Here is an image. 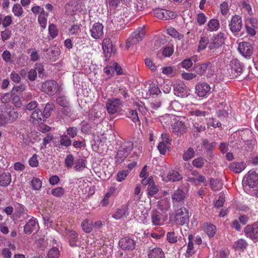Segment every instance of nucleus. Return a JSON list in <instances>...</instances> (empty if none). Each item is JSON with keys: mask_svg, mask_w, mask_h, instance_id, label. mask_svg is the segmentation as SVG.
I'll return each instance as SVG.
<instances>
[{"mask_svg": "<svg viewBox=\"0 0 258 258\" xmlns=\"http://www.w3.org/2000/svg\"><path fill=\"white\" fill-rule=\"evenodd\" d=\"M55 109V105L52 103H47L43 111L40 109H36L31 114L30 121L34 124H38L44 122L51 115V111Z\"/></svg>", "mask_w": 258, "mask_h": 258, "instance_id": "obj_1", "label": "nucleus"}, {"mask_svg": "<svg viewBox=\"0 0 258 258\" xmlns=\"http://www.w3.org/2000/svg\"><path fill=\"white\" fill-rule=\"evenodd\" d=\"M229 67L230 68L227 69V76L230 79L238 78L242 74L243 66L238 59L231 60Z\"/></svg>", "mask_w": 258, "mask_h": 258, "instance_id": "obj_2", "label": "nucleus"}, {"mask_svg": "<svg viewBox=\"0 0 258 258\" xmlns=\"http://www.w3.org/2000/svg\"><path fill=\"white\" fill-rule=\"evenodd\" d=\"M122 106V102L118 98L109 99L106 102L107 111L111 115L121 112Z\"/></svg>", "mask_w": 258, "mask_h": 258, "instance_id": "obj_3", "label": "nucleus"}, {"mask_svg": "<svg viewBox=\"0 0 258 258\" xmlns=\"http://www.w3.org/2000/svg\"><path fill=\"white\" fill-rule=\"evenodd\" d=\"M133 143L128 142L120 148L115 157V161L117 164L122 163L133 149Z\"/></svg>", "mask_w": 258, "mask_h": 258, "instance_id": "obj_4", "label": "nucleus"}, {"mask_svg": "<svg viewBox=\"0 0 258 258\" xmlns=\"http://www.w3.org/2000/svg\"><path fill=\"white\" fill-rule=\"evenodd\" d=\"M144 36L145 31L143 28H138L127 39L126 43V48L128 49L130 46L136 45L142 40Z\"/></svg>", "mask_w": 258, "mask_h": 258, "instance_id": "obj_5", "label": "nucleus"}, {"mask_svg": "<svg viewBox=\"0 0 258 258\" xmlns=\"http://www.w3.org/2000/svg\"><path fill=\"white\" fill-rule=\"evenodd\" d=\"M224 34L219 32L216 35L214 36L209 40V45L208 46L211 52L215 53V50L220 47L224 43ZM214 55V54H213Z\"/></svg>", "mask_w": 258, "mask_h": 258, "instance_id": "obj_6", "label": "nucleus"}, {"mask_svg": "<svg viewBox=\"0 0 258 258\" xmlns=\"http://www.w3.org/2000/svg\"><path fill=\"white\" fill-rule=\"evenodd\" d=\"M174 219L178 225H183L189 221L188 211L185 208L177 210L175 214Z\"/></svg>", "mask_w": 258, "mask_h": 258, "instance_id": "obj_7", "label": "nucleus"}, {"mask_svg": "<svg viewBox=\"0 0 258 258\" xmlns=\"http://www.w3.org/2000/svg\"><path fill=\"white\" fill-rule=\"evenodd\" d=\"M243 184L245 188L247 186L251 188L256 187L258 185V174L253 171H249L243 180Z\"/></svg>", "mask_w": 258, "mask_h": 258, "instance_id": "obj_8", "label": "nucleus"}, {"mask_svg": "<svg viewBox=\"0 0 258 258\" xmlns=\"http://www.w3.org/2000/svg\"><path fill=\"white\" fill-rule=\"evenodd\" d=\"M241 17L238 15H235L231 19L229 23V27L233 34L236 36L238 32L240 31L242 27Z\"/></svg>", "mask_w": 258, "mask_h": 258, "instance_id": "obj_9", "label": "nucleus"}, {"mask_svg": "<svg viewBox=\"0 0 258 258\" xmlns=\"http://www.w3.org/2000/svg\"><path fill=\"white\" fill-rule=\"evenodd\" d=\"M103 53L105 57V61H108L112 53L115 51V48L113 45L111 39L109 38H104L102 42Z\"/></svg>", "mask_w": 258, "mask_h": 258, "instance_id": "obj_10", "label": "nucleus"}, {"mask_svg": "<svg viewBox=\"0 0 258 258\" xmlns=\"http://www.w3.org/2000/svg\"><path fill=\"white\" fill-rule=\"evenodd\" d=\"M153 14L158 18L165 20L174 19L176 16V14L172 11L159 8L154 10Z\"/></svg>", "mask_w": 258, "mask_h": 258, "instance_id": "obj_11", "label": "nucleus"}, {"mask_svg": "<svg viewBox=\"0 0 258 258\" xmlns=\"http://www.w3.org/2000/svg\"><path fill=\"white\" fill-rule=\"evenodd\" d=\"M244 232L250 239L258 240V221L247 225L244 228Z\"/></svg>", "mask_w": 258, "mask_h": 258, "instance_id": "obj_12", "label": "nucleus"}, {"mask_svg": "<svg viewBox=\"0 0 258 258\" xmlns=\"http://www.w3.org/2000/svg\"><path fill=\"white\" fill-rule=\"evenodd\" d=\"M171 130L173 134L177 136H181L187 131V127L182 120H177L171 124Z\"/></svg>", "mask_w": 258, "mask_h": 258, "instance_id": "obj_13", "label": "nucleus"}, {"mask_svg": "<svg viewBox=\"0 0 258 258\" xmlns=\"http://www.w3.org/2000/svg\"><path fill=\"white\" fill-rule=\"evenodd\" d=\"M41 88L47 94H54L57 91V83L53 80H48L42 84Z\"/></svg>", "mask_w": 258, "mask_h": 258, "instance_id": "obj_14", "label": "nucleus"}, {"mask_svg": "<svg viewBox=\"0 0 258 258\" xmlns=\"http://www.w3.org/2000/svg\"><path fill=\"white\" fill-rule=\"evenodd\" d=\"M238 50L243 56L246 57L252 55L253 48L249 42L244 41L239 44Z\"/></svg>", "mask_w": 258, "mask_h": 258, "instance_id": "obj_15", "label": "nucleus"}, {"mask_svg": "<svg viewBox=\"0 0 258 258\" xmlns=\"http://www.w3.org/2000/svg\"><path fill=\"white\" fill-rule=\"evenodd\" d=\"M119 245L122 249L133 250L135 248L136 243L135 241L128 237L121 238L119 241Z\"/></svg>", "mask_w": 258, "mask_h": 258, "instance_id": "obj_16", "label": "nucleus"}, {"mask_svg": "<svg viewBox=\"0 0 258 258\" xmlns=\"http://www.w3.org/2000/svg\"><path fill=\"white\" fill-rule=\"evenodd\" d=\"M103 28L101 23H94L90 30L92 37L95 39L102 38L103 35Z\"/></svg>", "mask_w": 258, "mask_h": 258, "instance_id": "obj_17", "label": "nucleus"}, {"mask_svg": "<svg viewBox=\"0 0 258 258\" xmlns=\"http://www.w3.org/2000/svg\"><path fill=\"white\" fill-rule=\"evenodd\" d=\"M174 94L178 97H185L187 96L186 86L183 83H176L174 85Z\"/></svg>", "mask_w": 258, "mask_h": 258, "instance_id": "obj_18", "label": "nucleus"}, {"mask_svg": "<svg viewBox=\"0 0 258 258\" xmlns=\"http://www.w3.org/2000/svg\"><path fill=\"white\" fill-rule=\"evenodd\" d=\"M210 90V86L205 83H199L196 87V93L200 97L205 96Z\"/></svg>", "mask_w": 258, "mask_h": 258, "instance_id": "obj_19", "label": "nucleus"}, {"mask_svg": "<svg viewBox=\"0 0 258 258\" xmlns=\"http://www.w3.org/2000/svg\"><path fill=\"white\" fill-rule=\"evenodd\" d=\"M192 175H198V177H188L187 181L194 184L195 185L198 184L199 183L204 182L206 181L205 177L202 175L200 174L197 170H193L191 171Z\"/></svg>", "mask_w": 258, "mask_h": 258, "instance_id": "obj_20", "label": "nucleus"}, {"mask_svg": "<svg viewBox=\"0 0 258 258\" xmlns=\"http://www.w3.org/2000/svg\"><path fill=\"white\" fill-rule=\"evenodd\" d=\"M212 67V63L210 62H207L194 67V70L198 74H204L207 70L211 69Z\"/></svg>", "mask_w": 258, "mask_h": 258, "instance_id": "obj_21", "label": "nucleus"}, {"mask_svg": "<svg viewBox=\"0 0 258 258\" xmlns=\"http://www.w3.org/2000/svg\"><path fill=\"white\" fill-rule=\"evenodd\" d=\"M185 198V194L181 189L175 190L172 195V199L173 203L182 202Z\"/></svg>", "mask_w": 258, "mask_h": 258, "instance_id": "obj_22", "label": "nucleus"}, {"mask_svg": "<svg viewBox=\"0 0 258 258\" xmlns=\"http://www.w3.org/2000/svg\"><path fill=\"white\" fill-rule=\"evenodd\" d=\"M151 220L154 225H160L163 223L162 214L157 211H152L151 213Z\"/></svg>", "mask_w": 258, "mask_h": 258, "instance_id": "obj_23", "label": "nucleus"}, {"mask_svg": "<svg viewBox=\"0 0 258 258\" xmlns=\"http://www.w3.org/2000/svg\"><path fill=\"white\" fill-rule=\"evenodd\" d=\"M36 224V219L31 218L24 226V232L26 234H30L35 228Z\"/></svg>", "mask_w": 258, "mask_h": 258, "instance_id": "obj_24", "label": "nucleus"}, {"mask_svg": "<svg viewBox=\"0 0 258 258\" xmlns=\"http://www.w3.org/2000/svg\"><path fill=\"white\" fill-rule=\"evenodd\" d=\"M229 168L235 173H240L245 168V164L243 162H232L229 164Z\"/></svg>", "mask_w": 258, "mask_h": 258, "instance_id": "obj_25", "label": "nucleus"}, {"mask_svg": "<svg viewBox=\"0 0 258 258\" xmlns=\"http://www.w3.org/2000/svg\"><path fill=\"white\" fill-rule=\"evenodd\" d=\"M148 256L149 258H165L164 253L159 247L151 249L148 254Z\"/></svg>", "mask_w": 258, "mask_h": 258, "instance_id": "obj_26", "label": "nucleus"}, {"mask_svg": "<svg viewBox=\"0 0 258 258\" xmlns=\"http://www.w3.org/2000/svg\"><path fill=\"white\" fill-rule=\"evenodd\" d=\"M69 244L71 247L78 246L77 242L78 241V235L75 231H70L68 233Z\"/></svg>", "mask_w": 258, "mask_h": 258, "instance_id": "obj_27", "label": "nucleus"}, {"mask_svg": "<svg viewBox=\"0 0 258 258\" xmlns=\"http://www.w3.org/2000/svg\"><path fill=\"white\" fill-rule=\"evenodd\" d=\"M170 205L169 200L167 198L163 199L157 203V207L163 212L167 211L170 208Z\"/></svg>", "mask_w": 258, "mask_h": 258, "instance_id": "obj_28", "label": "nucleus"}, {"mask_svg": "<svg viewBox=\"0 0 258 258\" xmlns=\"http://www.w3.org/2000/svg\"><path fill=\"white\" fill-rule=\"evenodd\" d=\"M11 175L9 172H5L0 175V185L7 186L11 182Z\"/></svg>", "mask_w": 258, "mask_h": 258, "instance_id": "obj_29", "label": "nucleus"}, {"mask_svg": "<svg viewBox=\"0 0 258 258\" xmlns=\"http://www.w3.org/2000/svg\"><path fill=\"white\" fill-rule=\"evenodd\" d=\"M166 181L175 182L179 181L182 178V176L177 171L172 170L167 174Z\"/></svg>", "mask_w": 258, "mask_h": 258, "instance_id": "obj_30", "label": "nucleus"}, {"mask_svg": "<svg viewBox=\"0 0 258 258\" xmlns=\"http://www.w3.org/2000/svg\"><path fill=\"white\" fill-rule=\"evenodd\" d=\"M188 238L189 241L187 244V249L186 252V257H189L195 253V251L194 249V243L192 241V239L193 238L192 235L189 234L188 236Z\"/></svg>", "mask_w": 258, "mask_h": 258, "instance_id": "obj_31", "label": "nucleus"}, {"mask_svg": "<svg viewBox=\"0 0 258 258\" xmlns=\"http://www.w3.org/2000/svg\"><path fill=\"white\" fill-rule=\"evenodd\" d=\"M86 161L82 158L77 159L75 162L74 169L76 171H82L86 167Z\"/></svg>", "mask_w": 258, "mask_h": 258, "instance_id": "obj_32", "label": "nucleus"}, {"mask_svg": "<svg viewBox=\"0 0 258 258\" xmlns=\"http://www.w3.org/2000/svg\"><path fill=\"white\" fill-rule=\"evenodd\" d=\"M127 208L125 207L117 209L116 212L112 215V217L116 220L120 219L127 215Z\"/></svg>", "mask_w": 258, "mask_h": 258, "instance_id": "obj_33", "label": "nucleus"}, {"mask_svg": "<svg viewBox=\"0 0 258 258\" xmlns=\"http://www.w3.org/2000/svg\"><path fill=\"white\" fill-rule=\"evenodd\" d=\"M210 184L212 189L215 191L220 190L223 186V183L221 180L214 178L210 180Z\"/></svg>", "mask_w": 258, "mask_h": 258, "instance_id": "obj_34", "label": "nucleus"}, {"mask_svg": "<svg viewBox=\"0 0 258 258\" xmlns=\"http://www.w3.org/2000/svg\"><path fill=\"white\" fill-rule=\"evenodd\" d=\"M205 231L209 237H213L216 233V228L215 225L211 223H207L204 227Z\"/></svg>", "mask_w": 258, "mask_h": 258, "instance_id": "obj_35", "label": "nucleus"}, {"mask_svg": "<svg viewBox=\"0 0 258 258\" xmlns=\"http://www.w3.org/2000/svg\"><path fill=\"white\" fill-rule=\"evenodd\" d=\"M81 227L86 233H90L93 230L92 222L87 219L82 222Z\"/></svg>", "mask_w": 258, "mask_h": 258, "instance_id": "obj_36", "label": "nucleus"}, {"mask_svg": "<svg viewBox=\"0 0 258 258\" xmlns=\"http://www.w3.org/2000/svg\"><path fill=\"white\" fill-rule=\"evenodd\" d=\"M205 130L206 126L205 125L194 124L192 128V132L194 137L197 138L199 137V134L205 131Z\"/></svg>", "mask_w": 258, "mask_h": 258, "instance_id": "obj_37", "label": "nucleus"}, {"mask_svg": "<svg viewBox=\"0 0 258 258\" xmlns=\"http://www.w3.org/2000/svg\"><path fill=\"white\" fill-rule=\"evenodd\" d=\"M219 22L217 19H211L208 23V29L211 31H217L219 28Z\"/></svg>", "mask_w": 258, "mask_h": 258, "instance_id": "obj_38", "label": "nucleus"}, {"mask_svg": "<svg viewBox=\"0 0 258 258\" xmlns=\"http://www.w3.org/2000/svg\"><path fill=\"white\" fill-rule=\"evenodd\" d=\"M167 31V33L174 38H177L179 40L183 39V35L179 34L174 28L170 27Z\"/></svg>", "mask_w": 258, "mask_h": 258, "instance_id": "obj_39", "label": "nucleus"}, {"mask_svg": "<svg viewBox=\"0 0 258 258\" xmlns=\"http://www.w3.org/2000/svg\"><path fill=\"white\" fill-rule=\"evenodd\" d=\"M236 249H243L247 246V243L243 239H240L234 242L233 245Z\"/></svg>", "mask_w": 258, "mask_h": 258, "instance_id": "obj_40", "label": "nucleus"}, {"mask_svg": "<svg viewBox=\"0 0 258 258\" xmlns=\"http://www.w3.org/2000/svg\"><path fill=\"white\" fill-rule=\"evenodd\" d=\"M56 103L60 106L68 108L70 107V102L67 100V98L64 96L58 97L56 99Z\"/></svg>", "mask_w": 258, "mask_h": 258, "instance_id": "obj_41", "label": "nucleus"}, {"mask_svg": "<svg viewBox=\"0 0 258 258\" xmlns=\"http://www.w3.org/2000/svg\"><path fill=\"white\" fill-rule=\"evenodd\" d=\"M195 155V151L193 148H189L183 154L182 158L184 161H187Z\"/></svg>", "mask_w": 258, "mask_h": 258, "instance_id": "obj_42", "label": "nucleus"}, {"mask_svg": "<svg viewBox=\"0 0 258 258\" xmlns=\"http://www.w3.org/2000/svg\"><path fill=\"white\" fill-rule=\"evenodd\" d=\"M207 45H209V39L205 37H201L199 42L198 51L200 52V51L205 49Z\"/></svg>", "mask_w": 258, "mask_h": 258, "instance_id": "obj_43", "label": "nucleus"}, {"mask_svg": "<svg viewBox=\"0 0 258 258\" xmlns=\"http://www.w3.org/2000/svg\"><path fill=\"white\" fill-rule=\"evenodd\" d=\"M60 144L62 146L68 147L71 145L72 141L68 136L63 135L60 137Z\"/></svg>", "mask_w": 258, "mask_h": 258, "instance_id": "obj_44", "label": "nucleus"}, {"mask_svg": "<svg viewBox=\"0 0 258 258\" xmlns=\"http://www.w3.org/2000/svg\"><path fill=\"white\" fill-rule=\"evenodd\" d=\"M7 115L9 117L10 122L15 121L18 117V113L14 108L11 109L9 112H7Z\"/></svg>", "mask_w": 258, "mask_h": 258, "instance_id": "obj_45", "label": "nucleus"}, {"mask_svg": "<svg viewBox=\"0 0 258 258\" xmlns=\"http://www.w3.org/2000/svg\"><path fill=\"white\" fill-rule=\"evenodd\" d=\"M148 194L150 196H153L158 192V188L155 184L154 181L147 187Z\"/></svg>", "mask_w": 258, "mask_h": 258, "instance_id": "obj_46", "label": "nucleus"}, {"mask_svg": "<svg viewBox=\"0 0 258 258\" xmlns=\"http://www.w3.org/2000/svg\"><path fill=\"white\" fill-rule=\"evenodd\" d=\"M51 193L53 196L59 198L63 195L64 190L61 187H58L52 189L51 191Z\"/></svg>", "mask_w": 258, "mask_h": 258, "instance_id": "obj_47", "label": "nucleus"}, {"mask_svg": "<svg viewBox=\"0 0 258 258\" xmlns=\"http://www.w3.org/2000/svg\"><path fill=\"white\" fill-rule=\"evenodd\" d=\"M205 160L202 157L195 159L192 161V165L196 168H201L205 164Z\"/></svg>", "mask_w": 258, "mask_h": 258, "instance_id": "obj_48", "label": "nucleus"}, {"mask_svg": "<svg viewBox=\"0 0 258 258\" xmlns=\"http://www.w3.org/2000/svg\"><path fill=\"white\" fill-rule=\"evenodd\" d=\"M48 258H59V251L56 247L50 249L47 254Z\"/></svg>", "mask_w": 258, "mask_h": 258, "instance_id": "obj_49", "label": "nucleus"}, {"mask_svg": "<svg viewBox=\"0 0 258 258\" xmlns=\"http://www.w3.org/2000/svg\"><path fill=\"white\" fill-rule=\"evenodd\" d=\"M128 115L133 122L136 123L137 122H138L139 124L140 123L138 114L136 110H130L129 111Z\"/></svg>", "mask_w": 258, "mask_h": 258, "instance_id": "obj_50", "label": "nucleus"}, {"mask_svg": "<svg viewBox=\"0 0 258 258\" xmlns=\"http://www.w3.org/2000/svg\"><path fill=\"white\" fill-rule=\"evenodd\" d=\"M64 163L66 167L71 168L75 164V159L72 154H69L67 156L65 160Z\"/></svg>", "mask_w": 258, "mask_h": 258, "instance_id": "obj_51", "label": "nucleus"}, {"mask_svg": "<svg viewBox=\"0 0 258 258\" xmlns=\"http://www.w3.org/2000/svg\"><path fill=\"white\" fill-rule=\"evenodd\" d=\"M31 182L34 189L39 190L41 188L42 182L39 178L34 177Z\"/></svg>", "mask_w": 258, "mask_h": 258, "instance_id": "obj_52", "label": "nucleus"}, {"mask_svg": "<svg viewBox=\"0 0 258 258\" xmlns=\"http://www.w3.org/2000/svg\"><path fill=\"white\" fill-rule=\"evenodd\" d=\"M13 12L17 17H20L23 13V9L20 5L15 4L13 8Z\"/></svg>", "mask_w": 258, "mask_h": 258, "instance_id": "obj_53", "label": "nucleus"}, {"mask_svg": "<svg viewBox=\"0 0 258 258\" xmlns=\"http://www.w3.org/2000/svg\"><path fill=\"white\" fill-rule=\"evenodd\" d=\"M225 202V197L223 192H220L218 200L215 203V207L217 208H220L223 206Z\"/></svg>", "mask_w": 258, "mask_h": 258, "instance_id": "obj_54", "label": "nucleus"}, {"mask_svg": "<svg viewBox=\"0 0 258 258\" xmlns=\"http://www.w3.org/2000/svg\"><path fill=\"white\" fill-rule=\"evenodd\" d=\"M149 92L150 94L156 95H158L161 93V91L158 87L154 83L150 84Z\"/></svg>", "mask_w": 258, "mask_h": 258, "instance_id": "obj_55", "label": "nucleus"}, {"mask_svg": "<svg viewBox=\"0 0 258 258\" xmlns=\"http://www.w3.org/2000/svg\"><path fill=\"white\" fill-rule=\"evenodd\" d=\"M48 30L49 33L52 39L57 35L58 31L54 24H51L49 26Z\"/></svg>", "mask_w": 258, "mask_h": 258, "instance_id": "obj_56", "label": "nucleus"}, {"mask_svg": "<svg viewBox=\"0 0 258 258\" xmlns=\"http://www.w3.org/2000/svg\"><path fill=\"white\" fill-rule=\"evenodd\" d=\"M203 146L208 150H212L216 146V143L215 142L210 143L207 140L205 139L203 141Z\"/></svg>", "mask_w": 258, "mask_h": 258, "instance_id": "obj_57", "label": "nucleus"}, {"mask_svg": "<svg viewBox=\"0 0 258 258\" xmlns=\"http://www.w3.org/2000/svg\"><path fill=\"white\" fill-rule=\"evenodd\" d=\"M34 69L36 70V72H38L39 77H43L45 76L43 66L41 63L36 64Z\"/></svg>", "mask_w": 258, "mask_h": 258, "instance_id": "obj_58", "label": "nucleus"}, {"mask_svg": "<svg viewBox=\"0 0 258 258\" xmlns=\"http://www.w3.org/2000/svg\"><path fill=\"white\" fill-rule=\"evenodd\" d=\"M128 174V170L119 171L117 175V180L121 182L123 180Z\"/></svg>", "mask_w": 258, "mask_h": 258, "instance_id": "obj_59", "label": "nucleus"}, {"mask_svg": "<svg viewBox=\"0 0 258 258\" xmlns=\"http://www.w3.org/2000/svg\"><path fill=\"white\" fill-rule=\"evenodd\" d=\"M12 23V17L10 16H4L2 24L3 27L6 28L9 26Z\"/></svg>", "mask_w": 258, "mask_h": 258, "instance_id": "obj_60", "label": "nucleus"}, {"mask_svg": "<svg viewBox=\"0 0 258 258\" xmlns=\"http://www.w3.org/2000/svg\"><path fill=\"white\" fill-rule=\"evenodd\" d=\"M207 21V17L204 13H200L197 15V22L199 25H204Z\"/></svg>", "mask_w": 258, "mask_h": 258, "instance_id": "obj_61", "label": "nucleus"}, {"mask_svg": "<svg viewBox=\"0 0 258 258\" xmlns=\"http://www.w3.org/2000/svg\"><path fill=\"white\" fill-rule=\"evenodd\" d=\"M53 136L52 134L49 133L47 134L46 136L43 139V146L42 147V148H46V145L50 143V142L53 140Z\"/></svg>", "mask_w": 258, "mask_h": 258, "instance_id": "obj_62", "label": "nucleus"}, {"mask_svg": "<svg viewBox=\"0 0 258 258\" xmlns=\"http://www.w3.org/2000/svg\"><path fill=\"white\" fill-rule=\"evenodd\" d=\"M180 65L182 68H185V69H188L192 66V62L191 58H188L182 61L180 63Z\"/></svg>", "mask_w": 258, "mask_h": 258, "instance_id": "obj_63", "label": "nucleus"}, {"mask_svg": "<svg viewBox=\"0 0 258 258\" xmlns=\"http://www.w3.org/2000/svg\"><path fill=\"white\" fill-rule=\"evenodd\" d=\"M220 9L222 15H226L229 10V6L228 3L226 2H224L221 3L220 4Z\"/></svg>", "mask_w": 258, "mask_h": 258, "instance_id": "obj_64", "label": "nucleus"}]
</instances>
